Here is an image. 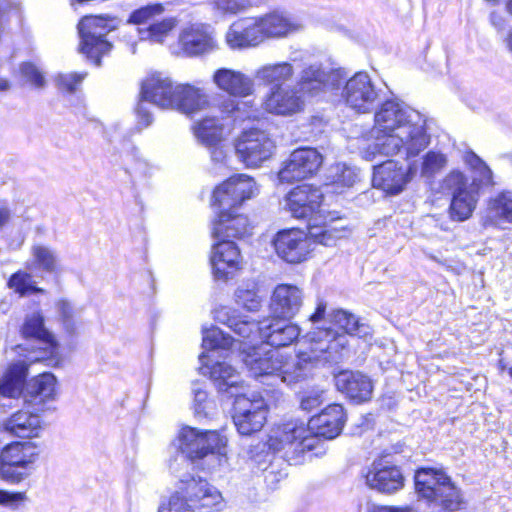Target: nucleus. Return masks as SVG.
Returning <instances> with one entry per match:
<instances>
[{
  "label": "nucleus",
  "mask_w": 512,
  "mask_h": 512,
  "mask_svg": "<svg viewBox=\"0 0 512 512\" xmlns=\"http://www.w3.org/2000/svg\"><path fill=\"white\" fill-rule=\"evenodd\" d=\"M227 439L215 430L202 431L193 427L181 429L177 447L192 465L212 472L227 463Z\"/></svg>",
  "instance_id": "20e7f679"
},
{
  "label": "nucleus",
  "mask_w": 512,
  "mask_h": 512,
  "mask_svg": "<svg viewBox=\"0 0 512 512\" xmlns=\"http://www.w3.org/2000/svg\"><path fill=\"white\" fill-rule=\"evenodd\" d=\"M302 433H307L304 423L289 421L271 431L267 440L268 449L274 453H283L288 462L297 460L296 444Z\"/></svg>",
  "instance_id": "412c9836"
},
{
  "label": "nucleus",
  "mask_w": 512,
  "mask_h": 512,
  "mask_svg": "<svg viewBox=\"0 0 512 512\" xmlns=\"http://www.w3.org/2000/svg\"><path fill=\"white\" fill-rule=\"evenodd\" d=\"M208 5L214 17L222 19L246 11L251 6V2L250 0H210Z\"/></svg>",
  "instance_id": "de8ad7c7"
},
{
  "label": "nucleus",
  "mask_w": 512,
  "mask_h": 512,
  "mask_svg": "<svg viewBox=\"0 0 512 512\" xmlns=\"http://www.w3.org/2000/svg\"><path fill=\"white\" fill-rule=\"evenodd\" d=\"M182 51L189 57L210 54L218 49L214 30L205 24H192L179 35Z\"/></svg>",
  "instance_id": "aec40b11"
},
{
  "label": "nucleus",
  "mask_w": 512,
  "mask_h": 512,
  "mask_svg": "<svg viewBox=\"0 0 512 512\" xmlns=\"http://www.w3.org/2000/svg\"><path fill=\"white\" fill-rule=\"evenodd\" d=\"M256 192L254 180L244 174L232 176L216 187L213 192V205L218 208V217L213 222L214 238L228 240L242 238L250 233L248 217L238 210Z\"/></svg>",
  "instance_id": "f03ea898"
},
{
  "label": "nucleus",
  "mask_w": 512,
  "mask_h": 512,
  "mask_svg": "<svg viewBox=\"0 0 512 512\" xmlns=\"http://www.w3.org/2000/svg\"><path fill=\"white\" fill-rule=\"evenodd\" d=\"M115 28L114 18L84 16L78 24L79 51L96 66H100L101 57L108 54L112 48V44L105 37Z\"/></svg>",
  "instance_id": "9d476101"
},
{
  "label": "nucleus",
  "mask_w": 512,
  "mask_h": 512,
  "mask_svg": "<svg viewBox=\"0 0 512 512\" xmlns=\"http://www.w3.org/2000/svg\"><path fill=\"white\" fill-rule=\"evenodd\" d=\"M234 296L236 303L247 311L256 312L262 306V296L259 295L257 284L254 282L240 285Z\"/></svg>",
  "instance_id": "c03bdc74"
},
{
  "label": "nucleus",
  "mask_w": 512,
  "mask_h": 512,
  "mask_svg": "<svg viewBox=\"0 0 512 512\" xmlns=\"http://www.w3.org/2000/svg\"><path fill=\"white\" fill-rule=\"evenodd\" d=\"M8 286L21 296L45 292L44 289L34 285L30 273L21 270L11 275L8 280Z\"/></svg>",
  "instance_id": "603ef678"
},
{
  "label": "nucleus",
  "mask_w": 512,
  "mask_h": 512,
  "mask_svg": "<svg viewBox=\"0 0 512 512\" xmlns=\"http://www.w3.org/2000/svg\"><path fill=\"white\" fill-rule=\"evenodd\" d=\"M286 473L279 470L275 464L271 463L264 470V480L268 487L275 488L276 485L286 477Z\"/></svg>",
  "instance_id": "69168bd1"
},
{
  "label": "nucleus",
  "mask_w": 512,
  "mask_h": 512,
  "mask_svg": "<svg viewBox=\"0 0 512 512\" xmlns=\"http://www.w3.org/2000/svg\"><path fill=\"white\" fill-rule=\"evenodd\" d=\"M465 163L473 170L475 176L471 184L479 191L481 186H492L493 172L487 164L474 152H467L464 156Z\"/></svg>",
  "instance_id": "37998d69"
},
{
  "label": "nucleus",
  "mask_w": 512,
  "mask_h": 512,
  "mask_svg": "<svg viewBox=\"0 0 512 512\" xmlns=\"http://www.w3.org/2000/svg\"><path fill=\"white\" fill-rule=\"evenodd\" d=\"M180 482L182 484L180 490L186 494L189 502H191L195 509L208 512L210 509L221 505V493L206 480L200 477L186 476L181 478Z\"/></svg>",
  "instance_id": "5701e85b"
},
{
  "label": "nucleus",
  "mask_w": 512,
  "mask_h": 512,
  "mask_svg": "<svg viewBox=\"0 0 512 512\" xmlns=\"http://www.w3.org/2000/svg\"><path fill=\"white\" fill-rule=\"evenodd\" d=\"M322 155L315 148L294 150L278 173L281 182H293L313 176L321 167Z\"/></svg>",
  "instance_id": "dca6fc26"
},
{
  "label": "nucleus",
  "mask_w": 512,
  "mask_h": 512,
  "mask_svg": "<svg viewBox=\"0 0 512 512\" xmlns=\"http://www.w3.org/2000/svg\"><path fill=\"white\" fill-rule=\"evenodd\" d=\"M29 364L17 361L9 366L0 380V395L10 398L22 395L26 403L43 410L45 403L54 399L56 378L51 373H42L24 386Z\"/></svg>",
  "instance_id": "39448f33"
},
{
  "label": "nucleus",
  "mask_w": 512,
  "mask_h": 512,
  "mask_svg": "<svg viewBox=\"0 0 512 512\" xmlns=\"http://www.w3.org/2000/svg\"><path fill=\"white\" fill-rule=\"evenodd\" d=\"M287 320L273 316L271 319L262 321L260 338L265 344L281 348L291 345L299 338L301 329Z\"/></svg>",
  "instance_id": "393cba45"
},
{
  "label": "nucleus",
  "mask_w": 512,
  "mask_h": 512,
  "mask_svg": "<svg viewBox=\"0 0 512 512\" xmlns=\"http://www.w3.org/2000/svg\"><path fill=\"white\" fill-rule=\"evenodd\" d=\"M327 304L324 301H319L315 311L309 316L308 321L312 324H317L325 319Z\"/></svg>",
  "instance_id": "774afa93"
},
{
  "label": "nucleus",
  "mask_w": 512,
  "mask_h": 512,
  "mask_svg": "<svg viewBox=\"0 0 512 512\" xmlns=\"http://www.w3.org/2000/svg\"><path fill=\"white\" fill-rule=\"evenodd\" d=\"M507 224H512V191L503 190L488 200L484 225Z\"/></svg>",
  "instance_id": "f704fd0d"
},
{
  "label": "nucleus",
  "mask_w": 512,
  "mask_h": 512,
  "mask_svg": "<svg viewBox=\"0 0 512 512\" xmlns=\"http://www.w3.org/2000/svg\"><path fill=\"white\" fill-rule=\"evenodd\" d=\"M21 335L26 343L17 345L16 350L24 357L22 361L47 362V365L58 363V343L45 327L41 312H33L26 316L21 327Z\"/></svg>",
  "instance_id": "423d86ee"
},
{
  "label": "nucleus",
  "mask_w": 512,
  "mask_h": 512,
  "mask_svg": "<svg viewBox=\"0 0 512 512\" xmlns=\"http://www.w3.org/2000/svg\"><path fill=\"white\" fill-rule=\"evenodd\" d=\"M195 510L186 494L181 491L173 494L168 504L160 506L158 512H196Z\"/></svg>",
  "instance_id": "4d7b16f0"
},
{
  "label": "nucleus",
  "mask_w": 512,
  "mask_h": 512,
  "mask_svg": "<svg viewBox=\"0 0 512 512\" xmlns=\"http://www.w3.org/2000/svg\"><path fill=\"white\" fill-rule=\"evenodd\" d=\"M3 429L14 437L33 438L39 436L42 426L38 414L19 410L4 421Z\"/></svg>",
  "instance_id": "72a5a7b5"
},
{
  "label": "nucleus",
  "mask_w": 512,
  "mask_h": 512,
  "mask_svg": "<svg viewBox=\"0 0 512 512\" xmlns=\"http://www.w3.org/2000/svg\"><path fill=\"white\" fill-rule=\"evenodd\" d=\"M303 305V292L300 288L290 284H279L274 289L270 311L277 318L291 319Z\"/></svg>",
  "instance_id": "b1692460"
},
{
  "label": "nucleus",
  "mask_w": 512,
  "mask_h": 512,
  "mask_svg": "<svg viewBox=\"0 0 512 512\" xmlns=\"http://www.w3.org/2000/svg\"><path fill=\"white\" fill-rule=\"evenodd\" d=\"M180 482L182 484L180 490L186 494L189 502H191L195 509L208 512L210 509L221 505V493L206 480L200 477L186 476L181 478Z\"/></svg>",
  "instance_id": "4be33fe9"
},
{
  "label": "nucleus",
  "mask_w": 512,
  "mask_h": 512,
  "mask_svg": "<svg viewBox=\"0 0 512 512\" xmlns=\"http://www.w3.org/2000/svg\"><path fill=\"white\" fill-rule=\"evenodd\" d=\"M18 77L21 85H29L36 89H43L46 86V79L42 69L31 61H24L19 64Z\"/></svg>",
  "instance_id": "49530a36"
},
{
  "label": "nucleus",
  "mask_w": 512,
  "mask_h": 512,
  "mask_svg": "<svg viewBox=\"0 0 512 512\" xmlns=\"http://www.w3.org/2000/svg\"><path fill=\"white\" fill-rule=\"evenodd\" d=\"M231 312V308L224 306L215 311L214 317L218 322L226 324L235 334L244 339H254L257 335L260 336L262 322L239 319L231 315Z\"/></svg>",
  "instance_id": "4c0bfd02"
},
{
  "label": "nucleus",
  "mask_w": 512,
  "mask_h": 512,
  "mask_svg": "<svg viewBox=\"0 0 512 512\" xmlns=\"http://www.w3.org/2000/svg\"><path fill=\"white\" fill-rule=\"evenodd\" d=\"M383 91L366 72H358L346 81L342 98L358 113H370L382 99Z\"/></svg>",
  "instance_id": "ddd939ff"
},
{
  "label": "nucleus",
  "mask_w": 512,
  "mask_h": 512,
  "mask_svg": "<svg viewBox=\"0 0 512 512\" xmlns=\"http://www.w3.org/2000/svg\"><path fill=\"white\" fill-rule=\"evenodd\" d=\"M375 129L381 132H410L412 128L426 131L425 118L416 110L398 100H387L375 113Z\"/></svg>",
  "instance_id": "f8f14e48"
},
{
  "label": "nucleus",
  "mask_w": 512,
  "mask_h": 512,
  "mask_svg": "<svg viewBox=\"0 0 512 512\" xmlns=\"http://www.w3.org/2000/svg\"><path fill=\"white\" fill-rule=\"evenodd\" d=\"M240 251L230 240H221L213 246L210 258L213 274L219 280H226L239 268Z\"/></svg>",
  "instance_id": "bb28decb"
},
{
  "label": "nucleus",
  "mask_w": 512,
  "mask_h": 512,
  "mask_svg": "<svg viewBox=\"0 0 512 512\" xmlns=\"http://www.w3.org/2000/svg\"><path fill=\"white\" fill-rule=\"evenodd\" d=\"M234 339L223 333L219 328L203 329L202 347L207 350L224 349L232 347Z\"/></svg>",
  "instance_id": "3c124183"
},
{
  "label": "nucleus",
  "mask_w": 512,
  "mask_h": 512,
  "mask_svg": "<svg viewBox=\"0 0 512 512\" xmlns=\"http://www.w3.org/2000/svg\"><path fill=\"white\" fill-rule=\"evenodd\" d=\"M331 323L338 326L346 334L364 336L367 334L368 327L359 322V319L352 313L343 310H333L329 315Z\"/></svg>",
  "instance_id": "ea45409f"
},
{
  "label": "nucleus",
  "mask_w": 512,
  "mask_h": 512,
  "mask_svg": "<svg viewBox=\"0 0 512 512\" xmlns=\"http://www.w3.org/2000/svg\"><path fill=\"white\" fill-rule=\"evenodd\" d=\"M194 135L203 146L217 145L225 142L226 131L222 118L205 117L193 127Z\"/></svg>",
  "instance_id": "e433bc0d"
},
{
  "label": "nucleus",
  "mask_w": 512,
  "mask_h": 512,
  "mask_svg": "<svg viewBox=\"0 0 512 512\" xmlns=\"http://www.w3.org/2000/svg\"><path fill=\"white\" fill-rule=\"evenodd\" d=\"M358 178L355 170L346 164L337 163L330 167L326 186H336V187H351L354 185Z\"/></svg>",
  "instance_id": "09e8293b"
},
{
  "label": "nucleus",
  "mask_w": 512,
  "mask_h": 512,
  "mask_svg": "<svg viewBox=\"0 0 512 512\" xmlns=\"http://www.w3.org/2000/svg\"><path fill=\"white\" fill-rule=\"evenodd\" d=\"M175 17H168L160 22L153 23L148 29L140 31L141 39H149L155 43H162L168 34L177 26Z\"/></svg>",
  "instance_id": "8fccbe9b"
},
{
  "label": "nucleus",
  "mask_w": 512,
  "mask_h": 512,
  "mask_svg": "<svg viewBox=\"0 0 512 512\" xmlns=\"http://www.w3.org/2000/svg\"><path fill=\"white\" fill-rule=\"evenodd\" d=\"M307 433H302L299 437L298 443L296 444V450H297V458L304 453L305 451L312 450L317 442V438L319 436H316L307 425L306 427Z\"/></svg>",
  "instance_id": "0e129e2a"
},
{
  "label": "nucleus",
  "mask_w": 512,
  "mask_h": 512,
  "mask_svg": "<svg viewBox=\"0 0 512 512\" xmlns=\"http://www.w3.org/2000/svg\"><path fill=\"white\" fill-rule=\"evenodd\" d=\"M275 149V144L262 130L244 131L235 143V151L247 167H258L268 160Z\"/></svg>",
  "instance_id": "4468645a"
},
{
  "label": "nucleus",
  "mask_w": 512,
  "mask_h": 512,
  "mask_svg": "<svg viewBox=\"0 0 512 512\" xmlns=\"http://www.w3.org/2000/svg\"><path fill=\"white\" fill-rule=\"evenodd\" d=\"M86 73H63L56 77L57 87L68 93H74L77 90L78 85L81 84L83 79L86 77Z\"/></svg>",
  "instance_id": "052dcab7"
},
{
  "label": "nucleus",
  "mask_w": 512,
  "mask_h": 512,
  "mask_svg": "<svg viewBox=\"0 0 512 512\" xmlns=\"http://www.w3.org/2000/svg\"><path fill=\"white\" fill-rule=\"evenodd\" d=\"M415 488L421 497L448 511L459 510L463 503L459 490L442 471L418 470L415 474Z\"/></svg>",
  "instance_id": "1a4fd4ad"
},
{
  "label": "nucleus",
  "mask_w": 512,
  "mask_h": 512,
  "mask_svg": "<svg viewBox=\"0 0 512 512\" xmlns=\"http://www.w3.org/2000/svg\"><path fill=\"white\" fill-rule=\"evenodd\" d=\"M293 72L294 70L290 63L282 62L262 67L257 71L256 77L265 83L275 84V87H278L289 80Z\"/></svg>",
  "instance_id": "79ce46f5"
},
{
  "label": "nucleus",
  "mask_w": 512,
  "mask_h": 512,
  "mask_svg": "<svg viewBox=\"0 0 512 512\" xmlns=\"http://www.w3.org/2000/svg\"><path fill=\"white\" fill-rule=\"evenodd\" d=\"M213 83L216 87L234 97H247L254 93V80L241 71L219 68L212 76Z\"/></svg>",
  "instance_id": "c85d7f7f"
},
{
  "label": "nucleus",
  "mask_w": 512,
  "mask_h": 512,
  "mask_svg": "<svg viewBox=\"0 0 512 512\" xmlns=\"http://www.w3.org/2000/svg\"><path fill=\"white\" fill-rule=\"evenodd\" d=\"M164 6L161 3L149 4L133 11L129 17V22L133 24H142L164 12Z\"/></svg>",
  "instance_id": "13d9d810"
},
{
  "label": "nucleus",
  "mask_w": 512,
  "mask_h": 512,
  "mask_svg": "<svg viewBox=\"0 0 512 512\" xmlns=\"http://www.w3.org/2000/svg\"><path fill=\"white\" fill-rule=\"evenodd\" d=\"M194 410L199 418H205L210 414L211 402L208 400L207 391L198 382L193 383Z\"/></svg>",
  "instance_id": "6e6d98bb"
},
{
  "label": "nucleus",
  "mask_w": 512,
  "mask_h": 512,
  "mask_svg": "<svg viewBox=\"0 0 512 512\" xmlns=\"http://www.w3.org/2000/svg\"><path fill=\"white\" fill-rule=\"evenodd\" d=\"M257 18L235 21L226 33V43L232 49L257 46L264 39Z\"/></svg>",
  "instance_id": "c756f323"
},
{
  "label": "nucleus",
  "mask_w": 512,
  "mask_h": 512,
  "mask_svg": "<svg viewBox=\"0 0 512 512\" xmlns=\"http://www.w3.org/2000/svg\"><path fill=\"white\" fill-rule=\"evenodd\" d=\"M324 402V390L312 388L304 391L300 398V407L302 410L311 412Z\"/></svg>",
  "instance_id": "bf43d9fd"
},
{
  "label": "nucleus",
  "mask_w": 512,
  "mask_h": 512,
  "mask_svg": "<svg viewBox=\"0 0 512 512\" xmlns=\"http://www.w3.org/2000/svg\"><path fill=\"white\" fill-rule=\"evenodd\" d=\"M375 141L363 150V158L373 161L377 154L382 156H394L404 151L407 158L414 157L423 151L430 142L426 131L420 128H412L410 132L399 131L381 132L375 129Z\"/></svg>",
  "instance_id": "0eeeda50"
},
{
  "label": "nucleus",
  "mask_w": 512,
  "mask_h": 512,
  "mask_svg": "<svg viewBox=\"0 0 512 512\" xmlns=\"http://www.w3.org/2000/svg\"><path fill=\"white\" fill-rule=\"evenodd\" d=\"M345 421L344 408L339 404H331L319 414L311 417L308 426L316 436H321L324 439H334L341 433Z\"/></svg>",
  "instance_id": "a878e982"
},
{
  "label": "nucleus",
  "mask_w": 512,
  "mask_h": 512,
  "mask_svg": "<svg viewBox=\"0 0 512 512\" xmlns=\"http://www.w3.org/2000/svg\"><path fill=\"white\" fill-rule=\"evenodd\" d=\"M40 450L31 441L13 442L0 453V478L10 484H18L32 475Z\"/></svg>",
  "instance_id": "6e6552de"
},
{
  "label": "nucleus",
  "mask_w": 512,
  "mask_h": 512,
  "mask_svg": "<svg viewBox=\"0 0 512 512\" xmlns=\"http://www.w3.org/2000/svg\"><path fill=\"white\" fill-rule=\"evenodd\" d=\"M171 109L191 115L203 110L209 103L208 95L189 84H177Z\"/></svg>",
  "instance_id": "473e14b6"
},
{
  "label": "nucleus",
  "mask_w": 512,
  "mask_h": 512,
  "mask_svg": "<svg viewBox=\"0 0 512 512\" xmlns=\"http://www.w3.org/2000/svg\"><path fill=\"white\" fill-rule=\"evenodd\" d=\"M334 380L337 390L357 403L368 401L371 398L372 381L361 372L343 370L335 375Z\"/></svg>",
  "instance_id": "cd10ccee"
},
{
  "label": "nucleus",
  "mask_w": 512,
  "mask_h": 512,
  "mask_svg": "<svg viewBox=\"0 0 512 512\" xmlns=\"http://www.w3.org/2000/svg\"><path fill=\"white\" fill-rule=\"evenodd\" d=\"M203 375H209L219 393L235 397L233 421L237 431L244 436L258 432L266 422L267 410L262 399L251 400L240 391L242 380L237 371L225 362L200 367Z\"/></svg>",
  "instance_id": "7ed1b4c3"
},
{
  "label": "nucleus",
  "mask_w": 512,
  "mask_h": 512,
  "mask_svg": "<svg viewBox=\"0 0 512 512\" xmlns=\"http://www.w3.org/2000/svg\"><path fill=\"white\" fill-rule=\"evenodd\" d=\"M306 337L311 342L310 352H300L291 361L284 362L277 349L267 350L264 345L244 353L242 361L250 375L263 383L267 379L271 385H291L305 379L317 363L338 362L343 358L342 351L347 344L344 335H337L330 328H318Z\"/></svg>",
  "instance_id": "f257e3e1"
},
{
  "label": "nucleus",
  "mask_w": 512,
  "mask_h": 512,
  "mask_svg": "<svg viewBox=\"0 0 512 512\" xmlns=\"http://www.w3.org/2000/svg\"><path fill=\"white\" fill-rule=\"evenodd\" d=\"M323 199L322 191L311 185H300L285 196V208L297 219H308L309 224L319 212Z\"/></svg>",
  "instance_id": "6ab92c4d"
},
{
  "label": "nucleus",
  "mask_w": 512,
  "mask_h": 512,
  "mask_svg": "<svg viewBox=\"0 0 512 512\" xmlns=\"http://www.w3.org/2000/svg\"><path fill=\"white\" fill-rule=\"evenodd\" d=\"M285 15L284 13L274 11L257 18L262 30L263 39L287 36L301 29V24Z\"/></svg>",
  "instance_id": "c9c22d12"
},
{
  "label": "nucleus",
  "mask_w": 512,
  "mask_h": 512,
  "mask_svg": "<svg viewBox=\"0 0 512 512\" xmlns=\"http://www.w3.org/2000/svg\"><path fill=\"white\" fill-rule=\"evenodd\" d=\"M210 153L211 160L216 164H224L227 158V146L225 142H220L217 145L206 146Z\"/></svg>",
  "instance_id": "338daca9"
},
{
  "label": "nucleus",
  "mask_w": 512,
  "mask_h": 512,
  "mask_svg": "<svg viewBox=\"0 0 512 512\" xmlns=\"http://www.w3.org/2000/svg\"><path fill=\"white\" fill-rule=\"evenodd\" d=\"M32 265L47 273H56L59 268V258L54 249L45 245H33L31 248Z\"/></svg>",
  "instance_id": "a19ab883"
},
{
  "label": "nucleus",
  "mask_w": 512,
  "mask_h": 512,
  "mask_svg": "<svg viewBox=\"0 0 512 512\" xmlns=\"http://www.w3.org/2000/svg\"><path fill=\"white\" fill-rule=\"evenodd\" d=\"M273 245L278 257L290 264L307 260L313 250L308 233L299 229L279 231L273 239Z\"/></svg>",
  "instance_id": "f3484780"
},
{
  "label": "nucleus",
  "mask_w": 512,
  "mask_h": 512,
  "mask_svg": "<svg viewBox=\"0 0 512 512\" xmlns=\"http://www.w3.org/2000/svg\"><path fill=\"white\" fill-rule=\"evenodd\" d=\"M27 500L25 492H9L0 490V505L13 509L18 508L19 504Z\"/></svg>",
  "instance_id": "e2e57ef3"
},
{
  "label": "nucleus",
  "mask_w": 512,
  "mask_h": 512,
  "mask_svg": "<svg viewBox=\"0 0 512 512\" xmlns=\"http://www.w3.org/2000/svg\"><path fill=\"white\" fill-rule=\"evenodd\" d=\"M264 105L270 113L292 115L302 110L304 102L295 90L278 86L272 89Z\"/></svg>",
  "instance_id": "2f4dec72"
},
{
  "label": "nucleus",
  "mask_w": 512,
  "mask_h": 512,
  "mask_svg": "<svg viewBox=\"0 0 512 512\" xmlns=\"http://www.w3.org/2000/svg\"><path fill=\"white\" fill-rule=\"evenodd\" d=\"M176 85L170 78L154 74L146 78L141 85L140 99L136 107L137 125L142 129L153 122L150 105L161 109H171Z\"/></svg>",
  "instance_id": "9b49d317"
},
{
  "label": "nucleus",
  "mask_w": 512,
  "mask_h": 512,
  "mask_svg": "<svg viewBox=\"0 0 512 512\" xmlns=\"http://www.w3.org/2000/svg\"><path fill=\"white\" fill-rule=\"evenodd\" d=\"M343 80L341 70H325L320 64H311L301 71L297 86L300 92L315 96L326 90L338 89Z\"/></svg>",
  "instance_id": "a211bd4d"
},
{
  "label": "nucleus",
  "mask_w": 512,
  "mask_h": 512,
  "mask_svg": "<svg viewBox=\"0 0 512 512\" xmlns=\"http://www.w3.org/2000/svg\"><path fill=\"white\" fill-rule=\"evenodd\" d=\"M367 485L379 492L392 494L404 485V477L396 466H386L381 462H374L372 468L365 475Z\"/></svg>",
  "instance_id": "7c9ffc66"
},
{
  "label": "nucleus",
  "mask_w": 512,
  "mask_h": 512,
  "mask_svg": "<svg viewBox=\"0 0 512 512\" xmlns=\"http://www.w3.org/2000/svg\"><path fill=\"white\" fill-rule=\"evenodd\" d=\"M418 165L416 161L403 167L394 160L385 161L373 166V186L386 193L395 195L403 191L405 186L416 176Z\"/></svg>",
  "instance_id": "2eb2a0df"
},
{
  "label": "nucleus",
  "mask_w": 512,
  "mask_h": 512,
  "mask_svg": "<svg viewBox=\"0 0 512 512\" xmlns=\"http://www.w3.org/2000/svg\"><path fill=\"white\" fill-rule=\"evenodd\" d=\"M478 197L479 193L475 189V184H472V188L469 190L453 195L449 207L451 219L459 222L469 219L476 208Z\"/></svg>",
  "instance_id": "58836bf2"
},
{
  "label": "nucleus",
  "mask_w": 512,
  "mask_h": 512,
  "mask_svg": "<svg viewBox=\"0 0 512 512\" xmlns=\"http://www.w3.org/2000/svg\"><path fill=\"white\" fill-rule=\"evenodd\" d=\"M447 160L445 155L434 151H429L421 164V176L425 178L434 177L446 165Z\"/></svg>",
  "instance_id": "864d4df0"
},
{
  "label": "nucleus",
  "mask_w": 512,
  "mask_h": 512,
  "mask_svg": "<svg viewBox=\"0 0 512 512\" xmlns=\"http://www.w3.org/2000/svg\"><path fill=\"white\" fill-rule=\"evenodd\" d=\"M344 229L332 227L331 225L318 226L309 224L308 237L312 244L319 243L324 246H333L338 239L344 237Z\"/></svg>",
  "instance_id": "a18cd8bd"
},
{
  "label": "nucleus",
  "mask_w": 512,
  "mask_h": 512,
  "mask_svg": "<svg viewBox=\"0 0 512 512\" xmlns=\"http://www.w3.org/2000/svg\"><path fill=\"white\" fill-rule=\"evenodd\" d=\"M57 309L65 330L71 335L74 334L76 332V323L74 321V308L71 303L66 300H60L57 303Z\"/></svg>",
  "instance_id": "680f3d73"
},
{
  "label": "nucleus",
  "mask_w": 512,
  "mask_h": 512,
  "mask_svg": "<svg viewBox=\"0 0 512 512\" xmlns=\"http://www.w3.org/2000/svg\"><path fill=\"white\" fill-rule=\"evenodd\" d=\"M472 188V184H468L467 179L460 171L450 172L442 182V189L449 192L452 196L458 192H464Z\"/></svg>",
  "instance_id": "5fc2aeb1"
}]
</instances>
